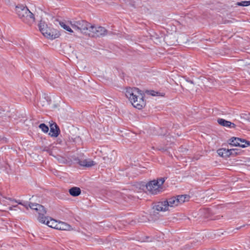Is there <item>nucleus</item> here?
I'll return each mask as SVG.
<instances>
[{
  "label": "nucleus",
  "mask_w": 250,
  "mask_h": 250,
  "mask_svg": "<svg viewBox=\"0 0 250 250\" xmlns=\"http://www.w3.org/2000/svg\"><path fill=\"white\" fill-rule=\"evenodd\" d=\"M107 31L103 27L92 25L90 27V33L92 36L100 37L106 34Z\"/></svg>",
  "instance_id": "obj_9"
},
{
  "label": "nucleus",
  "mask_w": 250,
  "mask_h": 250,
  "mask_svg": "<svg viewBox=\"0 0 250 250\" xmlns=\"http://www.w3.org/2000/svg\"><path fill=\"white\" fill-rule=\"evenodd\" d=\"M12 201L15 202L17 203L18 204H20L23 207H24L28 209L30 208L31 209L33 210H35L39 214L38 220L42 223H44L45 222V217L44 215L46 214V210L43 206L42 205L37 204V203H32L27 202H22L21 200H14L10 199Z\"/></svg>",
  "instance_id": "obj_2"
},
{
  "label": "nucleus",
  "mask_w": 250,
  "mask_h": 250,
  "mask_svg": "<svg viewBox=\"0 0 250 250\" xmlns=\"http://www.w3.org/2000/svg\"><path fill=\"white\" fill-rule=\"evenodd\" d=\"M236 5L241 6H247L250 5V1H243L241 2H238L236 3Z\"/></svg>",
  "instance_id": "obj_20"
},
{
  "label": "nucleus",
  "mask_w": 250,
  "mask_h": 250,
  "mask_svg": "<svg viewBox=\"0 0 250 250\" xmlns=\"http://www.w3.org/2000/svg\"><path fill=\"white\" fill-rule=\"evenodd\" d=\"M189 197V196L188 195H180L169 198L166 201L167 202V205L169 209L188 201Z\"/></svg>",
  "instance_id": "obj_6"
},
{
  "label": "nucleus",
  "mask_w": 250,
  "mask_h": 250,
  "mask_svg": "<svg viewBox=\"0 0 250 250\" xmlns=\"http://www.w3.org/2000/svg\"><path fill=\"white\" fill-rule=\"evenodd\" d=\"M155 208L158 211H165L168 210L167 202L166 201L158 202L155 206Z\"/></svg>",
  "instance_id": "obj_11"
},
{
  "label": "nucleus",
  "mask_w": 250,
  "mask_h": 250,
  "mask_svg": "<svg viewBox=\"0 0 250 250\" xmlns=\"http://www.w3.org/2000/svg\"><path fill=\"white\" fill-rule=\"evenodd\" d=\"M217 121L219 124L224 126L232 128L234 127L235 126L233 123H232L229 121H226L223 119H218Z\"/></svg>",
  "instance_id": "obj_15"
},
{
  "label": "nucleus",
  "mask_w": 250,
  "mask_h": 250,
  "mask_svg": "<svg viewBox=\"0 0 250 250\" xmlns=\"http://www.w3.org/2000/svg\"><path fill=\"white\" fill-rule=\"evenodd\" d=\"M69 22L71 27L75 30L83 34H87L88 31L90 32V27L91 25L85 21H70Z\"/></svg>",
  "instance_id": "obj_7"
},
{
  "label": "nucleus",
  "mask_w": 250,
  "mask_h": 250,
  "mask_svg": "<svg viewBox=\"0 0 250 250\" xmlns=\"http://www.w3.org/2000/svg\"><path fill=\"white\" fill-rule=\"evenodd\" d=\"M44 151H46L48 152V153L51 155H53L52 154V152L51 151H50L49 150H48V149H44Z\"/></svg>",
  "instance_id": "obj_23"
},
{
  "label": "nucleus",
  "mask_w": 250,
  "mask_h": 250,
  "mask_svg": "<svg viewBox=\"0 0 250 250\" xmlns=\"http://www.w3.org/2000/svg\"><path fill=\"white\" fill-rule=\"evenodd\" d=\"M39 26L42 35L48 39L53 40L58 38L60 36V34L57 30L50 29L43 22L41 21Z\"/></svg>",
  "instance_id": "obj_5"
},
{
  "label": "nucleus",
  "mask_w": 250,
  "mask_h": 250,
  "mask_svg": "<svg viewBox=\"0 0 250 250\" xmlns=\"http://www.w3.org/2000/svg\"><path fill=\"white\" fill-rule=\"evenodd\" d=\"M59 24L62 28H63L64 29L66 30L68 32H69L71 33L73 32V31L72 30V29L68 25H67L66 24L65 22L62 21H60Z\"/></svg>",
  "instance_id": "obj_17"
},
{
  "label": "nucleus",
  "mask_w": 250,
  "mask_h": 250,
  "mask_svg": "<svg viewBox=\"0 0 250 250\" xmlns=\"http://www.w3.org/2000/svg\"><path fill=\"white\" fill-rule=\"evenodd\" d=\"M16 12L18 16L24 21H29L33 22L35 20L33 13L26 7L23 5H20L17 6Z\"/></svg>",
  "instance_id": "obj_3"
},
{
  "label": "nucleus",
  "mask_w": 250,
  "mask_h": 250,
  "mask_svg": "<svg viewBox=\"0 0 250 250\" xmlns=\"http://www.w3.org/2000/svg\"><path fill=\"white\" fill-rule=\"evenodd\" d=\"M150 94L152 96H156L158 95V92L154 91H151L150 92Z\"/></svg>",
  "instance_id": "obj_22"
},
{
  "label": "nucleus",
  "mask_w": 250,
  "mask_h": 250,
  "mask_svg": "<svg viewBox=\"0 0 250 250\" xmlns=\"http://www.w3.org/2000/svg\"><path fill=\"white\" fill-rule=\"evenodd\" d=\"M10 199H11V198H6V199L9 200L11 202V204L12 206L9 207V209L12 210L13 208L18 207V205H19V204L14 201V202L12 201ZM11 199L16 200L15 199H13V198H11Z\"/></svg>",
  "instance_id": "obj_19"
},
{
  "label": "nucleus",
  "mask_w": 250,
  "mask_h": 250,
  "mask_svg": "<svg viewBox=\"0 0 250 250\" xmlns=\"http://www.w3.org/2000/svg\"><path fill=\"white\" fill-rule=\"evenodd\" d=\"M56 229L67 231L73 230V229L71 226L63 222H58Z\"/></svg>",
  "instance_id": "obj_13"
},
{
  "label": "nucleus",
  "mask_w": 250,
  "mask_h": 250,
  "mask_svg": "<svg viewBox=\"0 0 250 250\" xmlns=\"http://www.w3.org/2000/svg\"><path fill=\"white\" fill-rule=\"evenodd\" d=\"M70 194L73 196H78L81 193V190L79 188L73 187L69 190Z\"/></svg>",
  "instance_id": "obj_16"
},
{
  "label": "nucleus",
  "mask_w": 250,
  "mask_h": 250,
  "mask_svg": "<svg viewBox=\"0 0 250 250\" xmlns=\"http://www.w3.org/2000/svg\"><path fill=\"white\" fill-rule=\"evenodd\" d=\"M39 127L44 133H47L49 130L48 127L44 124H40Z\"/></svg>",
  "instance_id": "obj_18"
},
{
  "label": "nucleus",
  "mask_w": 250,
  "mask_h": 250,
  "mask_svg": "<svg viewBox=\"0 0 250 250\" xmlns=\"http://www.w3.org/2000/svg\"><path fill=\"white\" fill-rule=\"evenodd\" d=\"M78 163L80 166L86 167H90L96 165V163L90 159L80 160Z\"/></svg>",
  "instance_id": "obj_12"
},
{
  "label": "nucleus",
  "mask_w": 250,
  "mask_h": 250,
  "mask_svg": "<svg viewBox=\"0 0 250 250\" xmlns=\"http://www.w3.org/2000/svg\"><path fill=\"white\" fill-rule=\"evenodd\" d=\"M165 181L164 178H160L157 180H153L148 183L146 188L149 193L156 194L162 191V185Z\"/></svg>",
  "instance_id": "obj_4"
},
{
  "label": "nucleus",
  "mask_w": 250,
  "mask_h": 250,
  "mask_svg": "<svg viewBox=\"0 0 250 250\" xmlns=\"http://www.w3.org/2000/svg\"><path fill=\"white\" fill-rule=\"evenodd\" d=\"M249 120L250 121V117L249 118Z\"/></svg>",
  "instance_id": "obj_24"
},
{
  "label": "nucleus",
  "mask_w": 250,
  "mask_h": 250,
  "mask_svg": "<svg viewBox=\"0 0 250 250\" xmlns=\"http://www.w3.org/2000/svg\"><path fill=\"white\" fill-rule=\"evenodd\" d=\"M230 145L243 148L250 146V142L240 138L232 137L229 140Z\"/></svg>",
  "instance_id": "obj_8"
},
{
  "label": "nucleus",
  "mask_w": 250,
  "mask_h": 250,
  "mask_svg": "<svg viewBox=\"0 0 250 250\" xmlns=\"http://www.w3.org/2000/svg\"><path fill=\"white\" fill-rule=\"evenodd\" d=\"M45 219V222L43 224L47 225L48 227L50 228H54L55 229H56L58 221L52 218L46 217Z\"/></svg>",
  "instance_id": "obj_14"
},
{
  "label": "nucleus",
  "mask_w": 250,
  "mask_h": 250,
  "mask_svg": "<svg viewBox=\"0 0 250 250\" xmlns=\"http://www.w3.org/2000/svg\"><path fill=\"white\" fill-rule=\"evenodd\" d=\"M50 130L49 135L51 137H57L60 133V129L57 124L52 123L50 124Z\"/></svg>",
  "instance_id": "obj_10"
},
{
  "label": "nucleus",
  "mask_w": 250,
  "mask_h": 250,
  "mask_svg": "<svg viewBox=\"0 0 250 250\" xmlns=\"http://www.w3.org/2000/svg\"><path fill=\"white\" fill-rule=\"evenodd\" d=\"M125 94L134 107L141 109L145 106L146 102L144 99L143 94L138 88H128Z\"/></svg>",
  "instance_id": "obj_1"
},
{
  "label": "nucleus",
  "mask_w": 250,
  "mask_h": 250,
  "mask_svg": "<svg viewBox=\"0 0 250 250\" xmlns=\"http://www.w3.org/2000/svg\"><path fill=\"white\" fill-rule=\"evenodd\" d=\"M224 151H226L225 149H220L218 150V153L219 155L223 156Z\"/></svg>",
  "instance_id": "obj_21"
}]
</instances>
